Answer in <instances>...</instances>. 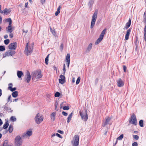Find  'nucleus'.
<instances>
[{
	"label": "nucleus",
	"mask_w": 146,
	"mask_h": 146,
	"mask_svg": "<svg viewBox=\"0 0 146 146\" xmlns=\"http://www.w3.org/2000/svg\"><path fill=\"white\" fill-rule=\"evenodd\" d=\"M33 43H28L26 46L25 52L27 55L31 54L33 50Z\"/></svg>",
	"instance_id": "f257e3e1"
},
{
	"label": "nucleus",
	"mask_w": 146,
	"mask_h": 146,
	"mask_svg": "<svg viewBox=\"0 0 146 146\" xmlns=\"http://www.w3.org/2000/svg\"><path fill=\"white\" fill-rule=\"evenodd\" d=\"M31 76L32 77L33 80L37 81L38 79L42 77V75L41 72L36 71L32 72Z\"/></svg>",
	"instance_id": "f03ea898"
},
{
	"label": "nucleus",
	"mask_w": 146,
	"mask_h": 146,
	"mask_svg": "<svg viewBox=\"0 0 146 146\" xmlns=\"http://www.w3.org/2000/svg\"><path fill=\"white\" fill-rule=\"evenodd\" d=\"M44 118V116L42 114L38 113L35 115L34 120L36 124H39L43 121Z\"/></svg>",
	"instance_id": "7ed1b4c3"
},
{
	"label": "nucleus",
	"mask_w": 146,
	"mask_h": 146,
	"mask_svg": "<svg viewBox=\"0 0 146 146\" xmlns=\"http://www.w3.org/2000/svg\"><path fill=\"white\" fill-rule=\"evenodd\" d=\"M98 15V11H96L93 13L92 18V20L90 25V28H93L95 24L96 20Z\"/></svg>",
	"instance_id": "20e7f679"
},
{
	"label": "nucleus",
	"mask_w": 146,
	"mask_h": 146,
	"mask_svg": "<svg viewBox=\"0 0 146 146\" xmlns=\"http://www.w3.org/2000/svg\"><path fill=\"white\" fill-rule=\"evenodd\" d=\"M80 113L82 120L84 121H86L88 117V114L87 113V110L85 109L82 111H80Z\"/></svg>",
	"instance_id": "39448f33"
},
{
	"label": "nucleus",
	"mask_w": 146,
	"mask_h": 146,
	"mask_svg": "<svg viewBox=\"0 0 146 146\" xmlns=\"http://www.w3.org/2000/svg\"><path fill=\"white\" fill-rule=\"evenodd\" d=\"M79 136L76 135L74 137L72 141V146H78L79 144Z\"/></svg>",
	"instance_id": "423d86ee"
},
{
	"label": "nucleus",
	"mask_w": 146,
	"mask_h": 146,
	"mask_svg": "<svg viewBox=\"0 0 146 146\" xmlns=\"http://www.w3.org/2000/svg\"><path fill=\"white\" fill-rule=\"evenodd\" d=\"M129 123L130 124L136 125L137 124V121L136 116L134 114L132 115L129 120Z\"/></svg>",
	"instance_id": "0eeeda50"
},
{
	"label": "nucleus",
	"mask_w": 146,
	"mask_h": 146,
	"mask_svg": "<svg viewBox=\"0 0 146 146\" xmlns=\"http://www.w3.org/2000/svg\"><path fill=\"white\" fill-rule=\"evenodd\" d=\"M32 131L31 129H29L26 131L22 134V137L24 138H28L32 135Z\"/></svg>",
	"instance_id": "6e6552de"
},
{
	"label": "nucleus",
	"mask_w": 146,
	"mask_h": 146,
	"mask_svg": "<svg viewBox=\"0 0 146 146\" xmlns=\"http://www.w3.org/2000/svg\"><path fill=\"white\" fill-rule=\"evenodd\" d=\"M15 145H21L23 141L21 137L19 135L17 136L15 139Z\"/></svg>",
	"instance_id": "1a4fd4ad"
},
{
	"label": "nucleus",
	"mask_w": 146,
	"mask_h": 146,
	"mask_svg": "<svg viewBox=\"0 0 146 146\" xmlns=\"http://www.w3.org/2000/svg\"><path fill=\"white\" fill-rule=\"evenodd\" d=\"M15 54V52L14 50H9L6 52L5 54L3 55V58L7 56H12Z\"/></svg>",
	"instance_id": "9d476101"
},
{
	"label": "nucleus",
	"mask_w": 146,
	"mask_h": 146,
	"mask_svg": "<svg viewBox=\"0 0 146 146\" xmlns=\"http://www.w3.org/2000/svg\"><path fill=\"white\" fill-rule=\"evenodd\" d=\"M31 78V76L30 75V72L27 71L25 76V81L27 83H29L30 81Z\"/></svg>",
	"instance_id": "9b49d317"
},
{
	"label": "nucleus",
	"mask_w": 146,
	"mask_h": 146,
	"mask_svg": "<svg viewBox=\"0 0 146 146\" xmlns=\"http://www.w3.org/2000/svg\"><path fill=\"white\" fill-rule=\"evenodd\" d=\"M17 43L16 42H13L10 44L8 47L10 50H15L16 48Z\"/></svg>",
	"instance_id": "f8f14e48"
},
{
	"label": "nucleus",
	"mask_w": 146,
	"mask_h": 146,
	"mask_svg": "<svg viewBox=\"0 0 146 146\" xmlns=\"http://www.w3.org/2000/svg\"><path fill=\"white\" fill-rule=\"evenodd\" d=\"M70 54L69 53L67 54L66 55L65 60L66 62V64L67 65V67L68 68H69L70 65Z\"/></svg>",
	"instance_id": "ddd939ff"
},
{
	"label": "nucleus",
	"mask_w": 146,
	"mask_h": 146,
	"mask_svg": "<svg viewBox=\"0 0 146 146\" xmlns=\"http://www.w3.org/2000/svg\"><path fill=\"white\" fill-rule=\"evenodd\" d=\"M60 78L59 82L60 83L62 84L65 82V78L64 75H60Z\"/></svg>",
	"instance_id": "4468645a"
},
{
	"label": "nucleus",
	"mask_w": 146,
	"mask_h": 146,
	"mask_svg": "<svg viewBox=\"0 0 146 146\" xmlns=\"http://www.w3.org/2000/svg\"><path fill=\"white\" fill-rule=\"evenodd\" d=\"M117 86L119 87H121L123 86L124 82L121 78H119L117 81Z\"/></svg>",
	"instance_id": "2eb2a0df"
},
{
	"label": "nucleus",
	"mask_w": 146,
	"mask_h": 146,
	"mask_svg": "<svg viewBox=\"0 0 146 146\" xmlns=\"http://www.w3.org/2000/svg\"><path fill=\"white\" fill-rule=\"evenodd\" d=\"M6 29L7 33H11L13 30L11 24L9 25L8 27L6 28Z\"/></svg>",
	"instance_id": "dca6fc26"
},
{
	"label": "nucleus",
	"mask_w": 146,
	"mask_h": 146,
	"mask_svg": "<svg viewBox=\"0 0 146 146\" xmlns=\"http://www.w3.org/2000/svg\"><path fill=\"white\" fill-rule=\"evenodd\" d=\"M13 84L12 83H9L8 84V89L10 90L11 92H13L15 91L16 90V88L14 87L13 88H12Z\"/></svg>",
	"instance_id": "f3484780"
},
{
	"label": "nucleus",
	"mask_w": 146,
	"mask_h": 146,
	"mask_svg": "<svg viewBox=\"0 0 146 146\" xmlns=\"http://www.w3.org/2000/svg\"><path fill=\"white\" fill-rule=\"evenodd\" d=\"M93 44L92 43H90L86 48V52H89L91 50Z\"/></svg>",
	"instance_id": "a211bd4d"
},
{
	"label": "nucleus",
	"mask_w": 146,
	"mask_h": 146,
	"mask_svg": "<svg viewBox=\"0 0 146 146\" xmlns=\"http://www.w3.org/2000/svg\"><path fill=\"white\" fill-rule=\"evenodd\" d=\"M131 31V30L130 29H129L127 31L126 33L125 36V38L126 40H127L128 39Z\"/></svg>",
	"instance_id": "6ab92c4d"
},
{
	"label": "nucleus",
	"mask_w": 146,
	"mask_h": 146,
	"mask_svg": "<svg viewBox=\"0 0 146 146\" xmlns=\"http://www.w3.org/2000/svg\"><path fill=\"white\" fill-rule=\"evenodd\" d=\"M56 112H54L50 114V118L52 121H54L55 119V117L56 115Z\"/></svg>",
	"instance_id": "aec40b11"
},
{
	"label": "nucleus",
	"mask_w": 146,
	"mask_h": 146,
	"mask_svg": "<svg viewBox=\"0 0 146 146\" xmlns=\"http://www.w3.org/2000/svg\"><path fill=\"white\" fill-rule=\"evenodd\" d=\"M11 12V10L10 9H7V8H5L3 11V13L4 14L8 15Z\"/></svg>",
	"instance_id": "412c9836"
},
{
	"label": "nucleus",
	"mask_w": 146,
	"mask_h": 146,
	"mask_svg": "<svg viewBox=\"0 0 146 146\" xmlns=\"http://www.w3.org/2000/svg\"><path fill=\"white\" fill-rule=\"evenodd\" d=\"M24 74L23 72L21 71H17V75L18 77L19 78H21L22 76Z\"/></svg>",
	"instance_id": "4be33fe9"
},
{
	"label": "nucleus",
	"mask_w": 146,
	"mask_h": 146,
	"mask_svg": "<svg viewBox=\"0 0 146 146\" xmlns=\"http://www.w3.org/2000/svg\"><path fill=\"white\" fill-rule=\"evenodd\" d=\"M131 20L130 19H129V20L128 22H127L126 24V26L125 27V28L126 29L128 28L130 26L131 24Z\"/></svg>",
	"instance_id": "5701e85b"
},
{
	"label": "nucleus",
	"mask_w": 146,
	"mask_h": 146,
	"mask_svg": "<svg viewBox=\"0 0 146 146\" xmlns=\"http://www.w3.org/2000/svg\"><path fill=\"white\" fill-rule=\"evenodd\" d=\"M106 30L107 29H104L102 31L100 35V36L103 38Z\"/></svg>",
	"instance_id": "b1692460"
},
{
	"label": "nucleus",
	"mask_w": 146,
	"mask_h": 146,
	"mask_svg": "<svg viewBox=\"0 0 146 146\" xmlns=\"http://www.w3.org/2000/svg\"><path fill=\"white\" fill-rule=\"evenodd\" d=\"M103 38L100 36L97 39L96 41L95 42L96 44H99L103 39Z\"/></svg>",
	"instance_id": "393cba45"
},
{
	"label": "nucleus",
	"mask_w": 146,
	"mask_h": 146,
	"mask_svg": "<svg viewBox=\"0 0 146 146\" xmlns=\"http://www.w3.org/2000/svg\"><path fill=\"white\" fill-rule=\"evenodd\" d=\"M103 38L100 36L97 39L96 41L95 42L96 44H99L103 39Z\"/></svg>",
	"instance_id": "a878e982"
},
{
	"label": "nucleus",
	"mask_w": 146,
	"mask_h": 146,
	"mask_svg": "<svg viewBox=\"0 0 146 146\" xmlns=\"http://www.w3.org/2000/svg\"><path fill=\"white\" fill-rule=\"evenodd\" d=\"M12 96L14 98H16L18 96V92L17 91H15L13 92L12 94Z\"/></svg>",
	"instance_id": "bb28decb"
},
{
	"label": "nucleus",
	"mask_w": 146,
	"mask_h": 146,
	"mask_svg": "<svg viewBox=\"0 0 146 146\" xmlns=\"http://www.w3.org/2000/svg\"><path fill=\"white\" fill-rule=\"evenodd\" d=\"M72 115L73 113L72 112L68 115L67 118V122L68 123H69L71 121Z\"/></svg>",
	"instance_id": "cd10ccee"
},
{
	"label": "nucleus",
	"mask_w": 146,
	"mask_h": 146,
	"mask_svg": "<svg viewBox=\"0 0 146 146\" xmlns=\"http://www.w3.org/2000/svg\"><path fill=\"white\" fill-rule=\"evenodd\" d=\"M60 6H59L57 9V11L55 12V15L56 16H57L58 14L60 13Z\"/></svg>",
	"instance_id": "c85d7f7f"
},
{
	"label": "nucleus",
	"mask_w": 146,
	"mask_h": 146,
	"mask_svg": "<svg viewBox=\"0 0 146 146\" xmlns=\"http://www.w3.org/2000/svg\"><path fill=\"white\" fill-rule=\"evenodd\" d=\"M50 30L52 34L54 36H56V33L54 29H53L51 27L50 28Z\"/></svg>",
	"instance_id": "c756f323"
},
{
	"label": "nucleus",
	"mask_w": 146,
	"mask_h": 146,
	"mask_svg": "<svg viewBox=\"0 0 146 146\" xmlns=\"http://www.w3.org/2000/svg\"><path fill=\"white\" fill-rule=\"evenodd\" d=\"M9 125V123L8 121H6L5 124L4 125L3 128L4 129L7 128Z\"/></svg>",
	"instance_id": "7c9ffc66"
},
{
	"label": "nucleus",
	"mask_w": 146,
	"mask_h": 146,
	"mask_svg": "<svg viewBox=\"0 0 146 146\" xmlns=\"http://www.w3.org/2000/svg\"><path fill=\"white\" fill-rule=\"evenodd\" d=\"M5 21L6 22H9V25H11L12 24V20L10 18H8L5 19Z\"/></svg>",
	"instance_id": "2f4dec72"
},
{
	"label": "nucleus",
	"mask_w": 146,
	"mask_h": 146,
	"mask_svg": "<svg viewBox=\"0 0 146 146\" xmlns=\"http://www.w3.org/2000/svg\"><path fill=\"white\" fill-rule=\"evenodd\" d=\"M13 126L11 125H10L9 128V132L11 133L13 130Z\"/></svg>",
	"instance_id": "473e14b6"
},
{
	"label": "nucleus",
	"mask_w": 146,
	"mask_h": 146,
	"mask_svg": "<svg viewBox=\"0 0 146 146\" xmlns=\"http://www.w3.org/2000/svg\"><path fill=\"white\" fill-rule=\"evenodd\" d=\"M139 125L141 127H143V121L142 120H141L139 121Z\"/></svg>",
	"instance_id": "72a5a7b5"
},
{
	"label": "nucleus",
	"mask_w": 146,
	"mask_h": 146,
	"mask_svg": "<svg viewBox=\"0 0 146 146\" xmlns=\"http://www.w3.org/2000/svg\"><path fill=\"white\" fill-rule=\"evenodd\" d=\"M10 120L13 122H14L16 121V118L15 117L12 116L11 117Z\"/></svg>",
	"instance_id": "f704fd0d"
},
{
	"label": "nucleus",
	"mask_w": 146,
	"mask_h": 146,
	"mask_svg": "<svg viewBox=\"0 0 146 146\" xmlns=\"http://www.w3.org/2000/svg\"><path fill=\"white\" fill-rule=\"evenodd\" d=\"M123 134H121L117 138V140H121L123 138Z\"/></svg>",
	"instance_id": "c9c22d12"
},
{
	"label": "nucleus",
	"mask_w": 146,
	"mask_h": 146,
	"mask_svg": "<svg viewBox=\"0 0 146 146\" xmlns=\"http://www.w3.org/2000/svg\"><path fill=\"white\" fill-rule=\"evenodd\" d=\"M5 50V47L4 46H0V51H3Z\"/></svg>",
	"instance_id": "e433bc0d"
},
{
	"label": "nucleus",
	"mask_w": 146,
	"mask_h": 146,
	"mask_svg": "<svg viewBox=\"0 0 146 146\" xmlns=\"http://www.w3.org/2000/svg\"><path fill=\"white\" fill-rule=\"evenodd\" d=\"M9 40L8 39L5 40L4 41V43L6 45L8 44L9 42Z\"/></svg>",
	"instance_id": "4c0bfd02"
},
{
	"label": "nucleus",
	"mask_w": 146,
	"mask_h": 146,
	"mask_svg": "<svg viewBox=\"0 0 146 146\" xmlns=\"http://www.w3.org/2000/svg\"><path fill=\"white\" fill-rule=\"evenodd\" d=\"M60 94L59 92H56L55 93V94L54 95V96L56 97H58L60 96Z\"/></svg>",
	"instance_id": "58836bf2"
},
{
	"label": "nucleus",
	"mask_w": 146,
	"mask_h": 146,
	"mask_svg": "<svg viewBox=\"0 0 146 146\" xmlns=\"http://www.w3.org/2000/svg\"><path fill=\"white\" fill-rule=\"evenodd\" d=\"M133 137L136 140H138L139 139V137L137 135H133Z\"/></svg>",
	"instance_id": "ea45409f"
},
{
	"label": "nucleus",
	"mask_w": 146,
	"mask_h": 146,
	"mask_svg": "<svg viewBox=\"0 0 146 146\" xmlns=\"http://www.w3.org/2000/svg\"><path fill=\"white\" fill-rule=\"evenodd\" d=\"M80 77H79L78 78H77V79L76 80V84H78L80 83Z\"/></svg>",
	"instance_id": "a19ab883"
},
{
	"label": "nucleus",
	"mask_w": 146,
	"mask_h": 146,
	"mask_svg": "<svg viewBox=\"0 0 146 146\" xmlns=\"http://www.w3.org/2000/svg\"><path fill=\"white\" fill-rule=\"evenodd\" d=\"M48 55L46 57L45 59V63L46 64H48Z\"/></svg>",
	"instance_id": "79ce46f5"
},
{
	"label": "nucleus",
	"mask_w": 146,
	"mask_h": 146,
	"mask_svg": "<svg viewBox=\"0 0 146 146\" xmlns=\"http://www.w3.org/2000/svg\"><path fill=\"white\" fill-rule=\"evenodd\" d=\"M110 120V119L109 117L107 118L106 119V121L105 122V124H107L109 122Z\"/></svg>",
	"instance_id": "37998d69"
},
{
	"label": "nucleus",
	"mask_w": 146,
	"mask_h": 146,
	"mask_svg": "<svg viewBox=\"0 0 146 146\" xmlns=\"http://www.w3.org/2000/svg\"><path fill=\"white\" fill-rule=\"evenodd\" d=\"M63 108L64 110H68L69 109V107L68 106H65Z\"/></svg>",
	"instance_id": "c03bdc74"
},
{
	"label": "nucleus",
	"mask_w": 146,
	"mask_h": 146,
	"mask_svg": "<svg viewBox=\"0 0 146 146\" xmlns=\"http://www.w3.org/2000/svg\"><path fill=\"white\" fill-rule=\"evenodd\" d=\"M63 70L64 72V75L66 72V68H65V64H64L63 65Z\"/></svg>",
	"instance_id": "a18cd8bd"
},
{
	"label": "nucleus",
	"mask_w": 146,
	"mask_h": 146,
	"mask_svg": "<svg viewBox=\"0 0 146 146\" xmlns=\"http://www.w3.org/2000/svg\"><path fill=\"white\" fill-rule=\"evenodd\" d=\"M132 146H138V144L137 142H134L132 144Z\"/></svg>",
	"instance_id": "49530a36"
},
{
	"label": "nucleus",
	"mask_w": 146,
	"mask_h": 146,
	"mask_svg": "<svg viewBox=\"0 0 146 146\" xmlns=\"http://www.w3.org/2000/svg\"><path fill=\"white\" fill-rule=\"evenodd\" d=\"M56 136H57V137L60 138H61V139H62V136L58 133H56Z\"/></svg>",
	"instance_id": "de8ad7c7"
},
{
	"label": "nucleus",
	"mask_w": 146,
	"mask_h": 146,
	"mask_svg": "<svg viewBox=\"0 0 146 146\" xmlns=\"http://www.w3.org/2000/svg\"><path fill=\"white\" fill-rule=\"evenodd\" d=\"M62 114L64 116H67L68 115V113L65 112L64 111H62Z\"/></svg>",
	"instance_id": "09e8293b"
},
{
	"label": "nucleus",
	"mask_w": 146,
	"mask_h": 146,
	"mask_svg": "<svg viewBox=\"0 0 146 146\" xmlns=\"http://www.w3.org/2000/svg\"><path fill=\"white\" fill-rule=\"evenodd\" d=\"M57 132L58 133H60L61 134H63L64 133L63 131H62L61 130H58L57 131Z\"/></svg>",
	"instance_id": "8fccbe9b"
},
{
	"label": "nucleus",
	"mask_w": 146,
	"mask_h": 146,
	"mask_svg": "<svg viewBox=\"0 0 146 146\" xmlns=\"http://www.w3.org/2000/svg\"><path fill=\"white\" fill-rule=\"evenodd\" d=\"M123 68L124 72H126V67L125 66H123Z\"/></svg>",
	"instance_id": "3c124183"
},
{
	"label": "nucleus",
	"mask_w": 146,
	"mask_h": 146,
	"mask_svg": "<svg viewBox=\"0 0 146 146\" xmlns=\"http://www.w3.org/2000/svg\"><path fill=\"white\" fill-rule=\"evenodd\" d=\"M94 2V1L92 0H91L89 2V3L90 4V5H92Z\"/></svg>",
	"instance_id": "603ef678"
},
{
	"label": "nucleus",
	"mask_w": 146,
	"mask_h": 146,
	"mask_svg": "<svg viewBox=\"0 0 146 146\" xmlns=\"http://www.w3.org/2000/svg\"><path fill=\"white\" fill-rule=\"evenodd\" d=\"M60 48L61 50H62L63 48V44H61L60 46Z\"/></svg>",
	"instance_id": "864d4df0"
},
{
	"label": "nucleus",
	"mask_w": 146,
	"mask_h": 146,
	"mask_svg": "<svg viewBox=\"0 0 146 146\" xmlns=\"http://www.w3.org/2000/svg\"><path fill=\"white\" fill-rule=\"evenodd\" d=\"M11 100V96H9L8 98V101L9 102Z\"/></svg>",
	"instance_id": "5fc2aeb1"
},
{
	"label": "nucleus",
	"mask_w": 146,
	"mask_h": 146,
	"mask_svg": "<svg viewBox=\"0 0 146 146\" xmlns=\"http://www.w3.org/2000/svg\"><path fill=\"white\" fill-rule=\"evenodd\" d=\"M144 35H146V26H145V28H144Z\"/></svg>",
	"instance_id": "6e6d98bb"
},
{
	"label": "nucleus",
	"mask_w": 146,
	"mask_h": 146,
	"mask_svg": "<svg viewBox=\"0 0 146 146\" xmlns=\"http://www.w3.org/2000/svg\"><path fill=\"white\" fill-rule=\"evenodd\" d=\"M9 37L10 38H12L13 37V34L12 33H10L9 35Z\"/></svg>",
	"instance_id": "4d7b16f0"
},
{
	"label": "nucleus",
	"mask_w": 146,
	"mask_h": 146,
	"mask_svg": "<svg viewBox=\"0 0 146 146\" xmlns=\"http://www.w3.org/2000/svg\"><path fill=\"white\" fill-rule=\"evenodd\" d=\"M144 19L145 21L146 20V14L145 12L144 14Z\"/></svg>",
	"instance_id": "13d9d810"
},
{
	"label": "nucleus",
	"mask_w": 146,
	"mask_h": 146,
	"mask_svg": "<svg viewBox=\"0 0 146 146\" xmlns=\"http://www.w3.org/2000/svg\"><path fill=\"white\" fill-rule=\"evenodd\" d=\"M54 141L56 143H58L59 142V141L57 139H54Z\"/></svg>",
	"instance_id": "bf43d9fd"
},
{
	"label": "nucleus",
	"mask_w": 146,
	"mask_h": 146,
	"mask_svg": "<svg viewBox=\"0 0 146 146\" xmlns=\"http://www.w3.org/2000/svg\"><path fill=\"white\" fill-rule=\"evenodd\" d=\"M4 37L5 38H7L8 37V36L7 35H5L4 36Z\"/></svg>",
	"instance_id": "052dcab7"
},
{
	"label": "nucleus",
	"mask_w": 146,
	"mask_h": 146,
	"mask_svg": "<svg viewBox=\"0 0 146 146\" xmlns=\"http://www.w3.org/2000/svg\"><path fill=\"white\" fill-rule=\"evenodd\" d=\"M28 3V2H27L25 4V8H27V7Z\"/></svg>",
	"instance_id": "680f3d73"
},
{
	"label": "nucleus",
	"mask_w": 146,
	"mask_h": 146,
	"mask_svg": "<svg viewBox=\"0 0 146 146\" xmlns=\"http://www.w3.org/2000/svg\"><path fill=\"white\" fill-rule=\"evenodd\" d=\"M3 122L1 119H0V126L2 124Z\"/></svg>",
	"instance_id": "e2e57ef3"
},
{
	"label": "nucleus",
	"mask_w": 146,
	"mask_h": 146,
	"mask_svg": "<svg viewBox=\"0 0 146 146\" xmlns=\"http://www.w3.org/2000/svg\"><path fill=\"white\" fill-rule=\"evenodd\" d=\"M55 136H56V134H55V133L53 134L51 136V137H54Z\"/></svg>",
	"instance_id": "0e129e2a"
},
{
	"label": "nucleus",
	"mask_w": 146,
	"mask_h": 146,
	"mask_svg": "<svg viewBox=\"0 0 146 146\" xmlns=\"http://www.w3.org/2000/svg\"><path fill=\"white\" fill-rule=\"evenodd\" d=\"M45 0H41V2L43 4L45 2Z\"/></svg>",
	"instance_id": "69168bd1"
},
{
	"label": "nucleus",
	"mask_w": 146,
	"mask_h": 146,
	"mask_svg": "<svg viewBox=\"0 0 146 146\" xmlns=\"http://www.w3.org/2000/svg\"><path fill=\"white\" fill-rule=\"evenodd\" d=\"M72 82L73 83H74L75 82V78L74 77H73L72 78Z\"/></svg>",
	"instance_id": "338daca9"
},
{
	"label": "nucleus",
	"mask_w": 146,
	"mask_h": 146,
	"mask_svg": "<svg viewBox=\"0 0 146 146\" xmlns=\"http://www.w3.org/2000/svg\"><path fill=\"white\" fill-rule=\"evenodd\" d=\"M2 17L0 16V24H1L2 23Z\"/></svg>",
	"instance_id": "774afa93"
}]
</instances>
